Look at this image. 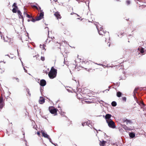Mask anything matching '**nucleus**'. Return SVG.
<instances>
[{
    "instance_id": "f257e3e1",
    "label": "nucleus",
    "mask_w": 146,
    "mask_h": 146,
    "mask_svg": "<svg viewBox=\"0 0 146 146\" xmlns=\"http://www.w3.org/2000/svg\"><path fill=\"white\" fill-rule=\"evenodd\" d=\"M57 73V70L55 69L53 67H52L48 73V75L50 79H52L56 77Z\"/></svg>"
},
{
    "instance_id": "f03ea898",
    "label": "nucleus",
    "mask_w": 146,
    "mask_h": 146,
    "mask_svg": "<svg viewBox=\"0 0 146 146\" xmlns=\"http://www.w3.org/2000/svg\"><path fill=\"white\" fill-rule=\"evenodd\" d=\"M48 110L52 114L55 115H57V111L58 110L53 106H50L48 108Z\"/></svg>"
},
{
    "instance_id": "7ed1b4c3",
    "label": "nucleus",
    "mask_w": 146,
    "mask_h": 146,
    "mask_svg": "<svg viewBox=\"0 0 146 146\" xmlns=\"http://www.w3.org/2000/svg\"><path fill=\"white\" fill-rule=\"evenodd\" d=\"M109 127L114 129L115 128V123L112 120L106 122Z\"/></svg>"
},
{
    "instance_id": "20e7f679",
    "label": "nucleus",
    "mask_w": 146,
    "mask_h": 146,
    "mask_svg": "<svg viewBox=\"0 0 146 146\" xmlns=\"http://www.w3.org/2000/svg\"><path fill=\"white\" fill-rule=\"evenodd\" d=\"M3 93L1 94V96L0 97V107L2 108L3 107L4 104V102H3V98L2 96L3 94L4 95V96L5 97L6 96L8 97V95H6L4 92H3Z\"/></svg>"
},
{
    "instance_id": "39448f33",
    "label": "nucleus",
    "mask_w": 146,
    "mask_h": 146,
    "mask_svg": "<svg viewBox=\"0 0 146 146\" xmlns=\"http://www.w3.org/2000/svg\"><path fill=\"white\" fill-rule=\"evenodd\" d=\"M86 63L89 65V67H91V68H89L90 69H88V71H90V70L92 69L94 70L95 69H97V68H96V65L95 64H94L93 65H92L91 64H90L89 63V62L88 61H86Z\"/></svg>"
},
{
    "instance_id": "423d86ee",
    "label": "nucleus",
    "mask_w": 146,
    "mask_h": 146,
    "mask_svg": "<svg viewBox=\"0 0 146 146\" xmlns=\"http://www.w3.org/2000/svg\"><path fill=\"white\" fill-rule=\"evenodd\" d=\"M99 34L100 35H105V34L106 33V31L104 30L102 28H101L100 30H98Z\"/></svg>"
},
{
    "instance_id": "0eeeda50",
    "label": "nucleus",
    "mask_w": 146,
    "mask_h": 146,
    "mask_svg": "<svg viewBox=\"0 0 146 146\" xmlns=\"http://www.w3.org/2000/svg\"><path fill=\"white\" fill-rule=\"evenodd\" d=\"M4 40L5 42H8L9 43V44H11V43H13L11 41H12V40H11V39L10 38H9L7 36H6V37H4Z\"/></svg>"
},
{
    "instance_id": "6e6552de",
    "label": "nucleus",
    "mask_w": 146,
    "mask_h": 146,
    "mask_svg": "<svg viewBox=\"0 0 146 146\" xmlns=\"http://www.w3.org/2000/svg\"><path fill=\"white\" fill-rule=\"evenodd\" d=\"M111 115L110 114H108L106 115L105 118L106 119V122L111 120H112L111 119Z\"/></svg>"
},
{
    "instance_id": "1a4fd4ad",
    "label": "nucleus",
    "mask_w": 146,
    "mask_h": 146,
    "mask_svg": "<svg viewBox=\"0 0 146 146\" xmlns=\"http://www.w3.org/2000/svg\"><path fill=\"white\" fill-rule=\"evenodd\" d=\"M44 16V13L43 12H42L40 13V15L36 17V20L38 21H39L42 18H43Z\"/></svg>"
},
{
    "instance_id": "9d476101",
    "label": "nucleus",
    "mask_w": 146,
    "mask_h": 146,
    "mask_svg": "<svg viewBox=\"0 0 146 146\" xmlns=\"http://www.w3.org/2000/svg\"><path fill=\"white\" fill-rule=\"evenodd\" d=\"M45 99L42 97H40L38 101L39 103L40 104H43L45 102Z\"/></svg>"
},
{
    "instance_id": "9b49d317",
    "label": "nucleus",
    "mask_w": 146,
    "mask_h": 146,
    "mask_svg": "<svg viewBox=\"0 0 146 146\" xmlns=\"http://www.w3.org/2000/svg\"><path fill=\"white\" fill-rule=\"evenodd\" d=\"M54 15L56 17V18L58 19H60L61 17L59 13L58 12H56L54 14Z\"/></svg>"
},
{
    "instance_id": "f8f14e48",
    "label": "nucleus",
    "mask_w": 146,
    "mask_h": 146,
    "mask_svg": "<svg viewBox=\"0 0 146 146\" xmlns=\"http://www.w3.org/2000/svg\"><path fill=\"white\" fill-rule=\"evenodd\" d=\"M46 84V81L44 80H41L40 81V85L41 86H45Z\"/></svg>"
},
{
    "instance_id": "ddd939ff",
    "label": "nucleus",
    "mask_w": 146,
    "mask_h": 146,
    "mask_svg": "<svg viewBox=\"0 0 146 146\" xmlns=\"http://www.w3.org/2000/svg\"><path fill=\"white\" fill-rule=\"evenodd\" d=\"M17 12L18 14L19 17L20 19H22V21H24V18L23 16L22 15V13L19 10H18Z\"/></svg>"
},
{
    "instance_id": "4468645a",
    "label": "nucleus",
    "mask_w": 146,
    "mask_h": 146,
    "mask_svg": "<svg viewBox=\"0 0 146 146\" xmlns=\"http://www.w3.org/2000/svg\"><path fill=\"white\" fill-rule=\"evenodd\" d=\"M106 143V141H105L104 140L102 141H100V145L101 146H105V145Z\"/></svg>"
},
{
    "instance_id": "2eb2a0df",
    "label": "nucleus",
    "mask_w": 146,
    "mask_h": 146,
    "mask_svg": "<svg viewBox=\"0 0 146 146\" xmlns=\"http://www.w3.org/2000/svg\"><path fill=\"white\" fill-rule=\"evenodd\" d=\"M67 121L66 122V125L67 126H69L70 124H72V122L71 121L67 119H66Z\"/></svg>"
},
{
    "instance_id": "dca6fc26",
    "label": "nucleus",
    "mask_w": 146,
    "mask_h": 146,
    "mask_svg": "<svg viewBox=\"0 0 146 146\" xmlns=\"http://www.w3.org/2000/svg\"><path fill=\"white\" fill-rule=\"evenodd\" d=\"M64 33L65 35L67 36H69L70 35V32L67 30H65L64 31Z\"/></svg>"
},
{
    "instance_id": "f3484780",
    "label": "nucleus",
    "mask_w": 146,
    "mask_h": 146,
    "mask_svg": "<svg viewBox=\"0 0 146 146\" xmlns=\"http://www.w3.org/2000/svg\"><path fill=\"white\" fill-rule=\"evenodd\" d=\"M138 50L140 51V52L141 53H143L144 52V49L142 47L140 48H138Z\"/></svg>"
},
{
    "instance_id": "a211bd4d",
    "label": "nucleus",
    "mask_w": 146,
    "mask_h": 146,
    "mask_svg": "<svg viewBox=\"0 0 146 146\" xmlns=\"http://www.w3.org/2000/svg\"><path fill=\"white\" fill-rule=\"evenodd\" d=\"M129 136L131 138H133L135 137V134L133 133H130L129 134Z\"/></svg>"
},
{
    "instance_id": "6ab92c4d",
    "label": "nucleus",
    "mask_w": 146,
    "mask_h": 146,
    "mask_svg": "<svg viewBox=\"0 0 146 146\" xmlns=\"http://www.w3.org/2000/svg\"><path fill=\"white\" fill-rule=\"evenodd\" d=\"M142 90V88H139V87H137L135 88L133 91H137L138 90L139 91H141Z\"/></svg>"
},
{
    "instance_id": "aec40b11",
    "label": "nucleus",
    "mask_w": 146,
    "mask_h": 146,
    "mask_svg": "<svg viewBox=\"0 0 146 146\" xmlns=\"http://www.w3.org/2000/svg\"><path fill=\"white\" fill-rule=\"evenodd\" d=\"M42 134L43 136L45 138H48L49 136L46 133L44 132H42Z\"/></svg>"
},
{
    "instance_id": "412c9836",
    "label": "nucleus",
    "mask_w": 146,
    "mask_h": 146,
    "mask_svg": "<svg viewBox=\"0 0 146 146\" xmlns=\"http://www.w3.org/2000/svg\"><path fill=\"white\" fill-rule=\"evenodd\" d=\"M45 46H46L44 44H43L42 45L40 44V48L42 50H44L45 51L46 50V49L45 48Z\"/></svg>"
},
{
    "instance_id": "4be33fe9",
    "label": "nucleus",
    "mask_w": 146,
    "mask_h": 146,
    "mask_svg": "<svg viewBox=\"0 0 146 146\" xmlns=\"http://www.w3.org/2000/svg\"><path fill=\"white\" fill-rule=\"evenodd\" d=\"M122 93L120 92H117V96L118 97H120L121 96Z\"/></svg>"
},
{
    "instance_id": "5701e85b",
    "label": "nucleus",
    "mask_w": 146,
    "mask_h": 146,
    "mask_svg": "<svg viewBox=\"0 0 146 146\" xmlns=\"http://www.w3.org/2000/svg\"><path fill=\"white\" fill-rule=\"evenodd\" d=\"M111 104L113 106H115L117 105V103L113 101L112 102Z\"/></svg>"
},
{
    "instance_id": "b1692460",
    "label": "nucleus",
    "mask_w": 146,
    "mask_h": 146,
    "mask_svg": "<svg viewBox=\"0 0 146 146\" xmlns=\"http://www.w3.org/2000/svg\"><path fill=\"white\" fill-rule=\"evenodd\" d=\"M13 7H14V8H15L16 9H18V7L17 6V3H14L12 6Z\"/></svg>"
},
{
    "instance_id": "393cba45",
    "label": "nucleus",
    "mask_w": 146,
    "mask_h": 146,
    "mask_svg": "<svg viewBox=\"0 0 146 146\" xmlns=\"http://www.w3.org/2000/svg\"><path fill=\"white\" fill-rule=\"evenodd\" d=\"M18 9L15 8H13L12 10V12L13 13H16L18 11Z\"/></svg>"
},
{
    "instance_id": "a878e982",
    "label": "nucleus",
    "mask_w": 146,
    "mask_h": 146,
    "mask_svg": "<svg viewBox=\"0 0 146 146\" xmlns=\"http://www.w3.org/2000/svg\"><path fill=\"white\" fill-rule=\"evenodd\" d=\"M132 123V122L131 120H129L127 119L126 121V125H127L128 123L131 124Z\"/></svg>"
},
{
    "instance_id": "bb28decb",
    "label": "nucleus",
    "mask_w": 146,
    "mask_h": 146,
    "mask_svg": "<svg viewBox=\"0 0 146 146\" xmlns=\"http://www.w3.org/2000/svg\"><path fill=\"white\" fill-rule=\"evenodd\" d=\"M36 57V59L37 60H39L40 56H39L38 54L36 55H35V56H34V57Z\"/></svg>"
},
{
    "instance_id": "cd10ccee",
    "label": "nucleus",
    "mask_w": 146,
    "mask_h": 146,
    "mask_svg": "<svg viewBox=\"0 0 146 146\" xmlns=\"http://www.w3.org/2000/svg\"><path fill=\"white\" fill-rule=\"evenodd\" d=\"M122 127L125 130H127V127L125 125H122Z\"/></svg>"
},
{
    "instance_id": "c85d7f7f",
    "label": "nucleus",
    "mask_w": 146,
    "mask_h": 146,
    "mask_svg": "<svg viewBox=\"0 0 146 146\" xmlns=\"http://www.w3.org/2000/svg\"><path fill=\"white\" fill-rule=\"evenodd\" d=\"M32 8H35L36 9L38 10V8L35 5H33V6H32Z\"/></svg>"
},
{
    "instance_id": "c756f323",
    "label": "nucleus",
    "mask_w": 146,
    "mask_h": 146,
    "mask_svg": "<svg viewBox=\"0 0 146 146\" xmlns=\"http://www.w3.org/2000/svg\"><path fill=\"white\" fill-rule=\"evenodd\" d=\"M126 2L127 5H129L130 3V1L129 0H127Z\"/></svg>"
},
{
    "instance_id": "7c9ffc66",
    "label": "nucleus",
    "mask_w": 146,
    "mask_h": 146,
    "mask_svg": "<svg viewBox=\"0 0 146 146\" xmlns=\"http://www.w3.org/2000/svg\"><path fill=\"white\" fill-rule=\"evenodd\" d=\"M127 119L126 118H123L122 120V121L123 122H126L127 121Z\"/></svg>"
},
{
    "instance_id": "2f4dec72",
    "label": "nucleus",
    "mask_w": 146,
    "mask_h": 146,
    "mask_svg": "<svg viewBox=\"0 0 146 146\" xmlns=\"http://www.w3.org/2000/svg\"><path fill=\"white\" fill-rule=\"evenodd\" d=\"M40 59L42 61H44L45 60V58L44 56H41Z\"/></svg>"
},
{
    "instance_id": "473e14b6",
    "label": "nucleus",
    "mask_w": 146,
    "mask_h": 146,
    "mask_svg": "<svg viewBox=\"0 0 146 146\" xmlns=\"http://www.w3.org/2000/svg\"><path fill=\"white\" fill-rule=\"evenodd\" d=\"M122 100L123 101H126V98L125 97H123L122 98Z\"/></svg>"
},
{
    "instance_id": "72a5a7b5",
    "label": "nucleus",
    "mask_w": 146,
    "mask_h": 146,
    "mask_svg": "<svg viewBox=\"0 0 146 146\" xmlns=\"http://www.w3.org/2000/svg\"><path fill=\"white\" fill-rule=\"evenodd\" d=\"M36 20V19H34L33 18L32 21L33 22H35L36 21H37V20Z\"/></svg>"
},
{
    "instance_id": "f704fd0d",
    "label": "nucleus",
    "mask_w": 146,
    "mask_h": 146,
    "mask_svg": "<svg viewBox=\"0 0 146 146\" xmlns=\"http://www.w3.org/2000/svg\"><path fill=\"white\" fill-rule=\"evenodd\" d=\"M26 16L28 18H30V17H31V16L30 15H29L28 14H26Z\"/></svg>"
},
{
    "instance_id": "c9c22d12",
    "label": "nucleus",
    "mask_w": 146,
    "mask_h": 146,
    "mask_svg": "<svg viewBox=\"0 0 146 146\" xmlns=\"http://www.w3.org/2000/svg\"><path fill=\"white\" fill-rule=\"evenodd\" d=\"M63 42V41L62 40V41H61V42H57L56 43H58L60 44V46L61 44Z\"/></svg>"
},
{
    "instance_id": "e433bc0d",
    "label": "nucleus",
    "mask_w": 146,
    "mask_h": 146,
    "mask_svg": "<svg viewBox=\"0 0 146 146\" xmlns=\"http://www.w3.org/2000/svg\"><path fill=\"white\" fill-rule=\"evenodd\" d=\"M25 90H26V91H28L29 90V89L26 87H25Z\"/></svg>"
},
{
    "instance_id": "4c0bfd02",
    "label": "nucleus",
    "mask_w": 146,
    "mask_h": 146,
    "mask_svg": "<svg viewBox=\"0 0 146 146\" xmlns=\"http://www.w3.org/2000/svg\"><path fill=\"white\" fill-rule=\"evenodd\" d=\"M33 18V17L32 16H31L30 18H29L30 19V21H32Z\"/></svg>"
},
{
    "instance_id": "58836bf2",
    "label": "nucleus",
    "mask_w": 146,
    "mask_h": 146,
    "mask_svg": "<svg viewBox=\"0 0 146 146\" xmlns=\"http://www.w3.org/2000/svg\"><path fill=\"white\" fill-rule=\"evenodd\" d=\"M38 8V10L39 9L40 11L41 12H42V10H41V8L40 7H39Z\"/></svg>"
},
{
    "instance_id": "ea45409f",
    "label": "nucleus",
    "mask_w": 146,
    "mask_h": 146,
    "mask_svg": "<svg viewBox=\"0 0 146 146\" xmlns=\"http://www.w3.org/2000/svg\"><path fill=\"white\" fill-rule=\"evenodd\" d=\"M37 134L38 135V136H39V135H40V132H38L37 133Z\"/></svg>"
},
{
    "instance_id": "a19ab883",
    "label": "nucleus",
    "mask_w": 146,
    "mask_h": 146,
    "mask_svg": "<svg viewBox=\"0 0 146 146\" xmlns=\"http://www.w3.org/2000/svg\"><path fill=\"white\" fill-rule=\"evenodd\" d=\"M27 14L24 11V14L25 15H26V14Z\"/></svg>"
},
{
    "instance_id": "79ce46f5",
    "label": "nucleus",
    "mask_w": 146,
    "mask_h": 146,
    "mask_svg": "<svg viewBox=\"0 0 146 146\" xmlns=\"http://www.w3.org/2000/svg\"><path fill=\"white\" fill-rule=\"evenodd\" d=\"M16 79V80L18 82H19V79L17 78H15Z\"/></svg>"
},
{
    "instance_id": "37998d69",
    "label": "nucleus",
    "mask_w": 146,
    "mask_h": 146,
    "mask_svg": "<svg viewBox=\"0 0 146 146\" xmlns=\"http://www.w3.org/2000/svg\"><path fill=\"white\" fill-rule=\"evenodd\" d=\"M46 42H49V41L48 42V39H47L46 40Z\"/></svg>"
},
{
    "instance_id": "c03bdc74",
    "label": "nucleus",
    "mask_w": 146,
    "mask_h": 146,
    "mask_svg": "<svg viewBox=\"0 0 146 146\" xmlns=\"http://www.w3.org/2000/svg\"><path fill=\"white\" fill-rule=\"evenodd\" d=\"M7 92V93H8V95L10 94L9 93H10V92Z\"/></svg>"
},
{
    "instance_id": "a18cd8bd",
    "label": "nucleus",
    "mask_w": 146,
    "mask_h": 146,
    "mask_svg": "<svg viewBox=\"0 0 146 146\" xmlns=\"http://www.w3.org/2000/svg\"><path fill=\"white\" fill-rule=\"evenodd\" d=\"M134 92V97L135 98V92Z\"/></svg>"
},
{
    "instance_id": "49530a36",
    "label": "nucleus",
    "mask_w": 146,
    "mask_h": 146,
    "mask_svg": "<svg viewBox=\"0 0 146 146\" xmlns=\"http://www.w3.org/2000/svg\"><path fill=\"white\" fill-rule=\"evenodd\" d=\"M84 124H85V123H82V125L83 126H84Z\"/></svg>"
},
{
    "instance_id": "de8ad7c7",
    "label": "nucleus",
    "mask_w": 146,
    "mask_h": 146,
    "mask_svg": "<svg viewBox=\"0 0 146 146\" xmlns=\"http://www.w3.org/2000/svg\"><path fill=\"white\" fill-rule=\"evenodd\" d=\"M30 21V19H28V22H29V21Z\"/></svg>"
},
{
    "instance_id": "09e8293b",
    "label": "nucleus",
    "mask_w": 146,
    "mask_h": 146,
    "mask_svg": "<svg viewBox=\"0 0 146 146\" xmlns=\"http://www.w3.org/2000/svg\"><path fill=\"white\" fill-rule=\"evenodd\" d=\"M28 94H29V92H28Z\"/></svg>"
},
{
    "instance_id": "8fccbe9b",
    "label": "nucleus",
    "mask_w": 146,
    "mask_h": 146,
    "mask_svg": "<svg viewBox=\"0 0 146 146\" xmlns=\"http://www.w3.org/2000/svg\"><path fill=\"white\" fill-rule=\"evenodd\" d=\"M49 31H48V34H49Z\"/></svg>"
},
{
    "instance_id": "3c124183",
    "label": "nucleus",
    "mask_w": 146,
    "mask_h": 146,
    "mask_svg": "<svg viewBox=\"0 0 146 146\" xmlns=\"http://www.w3.org/2000/svg\"><path fill=\"white\" fill-rule=\"evenodd\" d=\"M136 92V93H137V92Z\"/></svg>"
}]
</instances>
